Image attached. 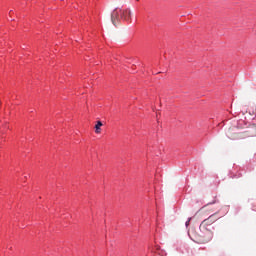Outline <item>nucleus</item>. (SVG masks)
I'll return each instance as SVG.
<instances>
[{
  "mask_svg": "<svg viewBox=\"0 0 256 256\" xmlns=\"http://www.w3.org/2000/svg\"><path fill=\"white\" fill-rule=\"evenodd\" d=\"M101 127H103V122L97 121L95 125V133L97 134L101 133Z\"/></svg>",
  "mask_w": 256,
  "mask_h": 256,
  "instance_id": "nucleus-4",
  "label": "nucleus"
},
{
  "mask_svg": "<svg viewBox=\"0 0 256 256\" xmlns=\"http://www.w3.org/2000/svg\"><path fill=\"white\" fill-rule=\"evenodd\" d=\"M217 219L218 218L215 217V214H212L200 224V230L202 231V243H209V241L213 239V231L209 230L205 225H207V223H215Z\"/></svg>",
  "mask_w": 256,
  "mask_h": 256,
  "instance_id": "nucleus-2",
  "label": "nucleus"
},
{
  "mask_svg": "<svg viewBox=\"0 0 256 256\" xmlns=\"http://www.w3.org/2000/svg\"><path fill=\"white\" fill-rule=\"evenodd\" d=\"M191 219H192V218H188V220L186 221V223H185V226H186V227H189V225H190V223H191Z\"/></svg>",
  "mask_w": 256,
  "mask_h": 256,
  "instance_id": "nucleus-5",
  "label": "nucleus"
},
{
  "mask_svg": "<svg viewBox=\"0 0 256 256\" xmlns=\"http://www.w3.org/2000/svg\"><path fill=\"white\" fill-rule=\"evenodd\" d=\"M251 133V130L248 131H241V128L239 126H233L228 129L226 132V135L228 139H231L232 141H237L239 139H245L247 137H254V134H249Z\"/></svg>",
  "mask_w": 256,
  "mask_h": 256,
  "instance_id": "nucleus-3",
  "label": "nucleus"
},
{
  "mask_svg": "<svg viewBox=\"0 0 256 256\" xmlns=\"http://www.w3.org/2000/svg\"><path fill=\"white\" fill-rule=\"evenodd\" d=\"M111 21L115 27L121 21H131V10L116 8L111 14Z\"/></svg>",
  "mask_w": 256,
  "mask_h": 256,
  "instance_id": "nucleus-1",
  "label": "nucleus"
},
{
  "mask_svg": "<svg viewBox=\"0 0 256 256\" xmlns=\"http://www.w3.org/2000/svg\"><path fill=\"white\" fill-rule=\"evenodd\" d=\"M252 210H253V211H256V202L253 204Z\"/></svg>",
  "mask_w": 256,
  "mask_h": 256,
  "instance_id": "nucleus-6",
  "label": "nucleus"
}]
</instances>
